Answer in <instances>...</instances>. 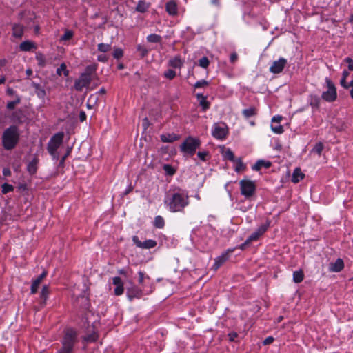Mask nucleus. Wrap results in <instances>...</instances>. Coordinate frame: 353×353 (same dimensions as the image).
Listing matches in <instances>:
<instances>
[{"label":"nucleus","mask_w":353,"mask_h":353,"mask_svg":"<svg viewBox=\"0 0 353 353\" xmlns=\"http://www.w3.org/2000/svg\"><path fill=\"white\" fill-rule=\"evenodd\" d=\"M165 203L171 212H181L189 204V196L185 191L179 189L168 194Z\"/></svg>","instance_id":"1"},{"label":"nucleus","mask_w":353,"mask_h":353,"mask_svg":"<svg viewBox=\"0 0 353 353\" xmlns=\"http://www.w3.org/2000/svg\"><path fill=\"white\" fill-rule=\"evenodd\" d=\"M97 64L93 63L87 65L83 72H82L79 77L74 81V88L81 92L84 88H88L91 81L96 75Z\"/></svg>","instance_id":"2"},{"label":"nucleus","mask_w":353,"mask_h":353,"mask_svg":"<svg viewBox=\"0 0 353 353\" xmlns=\"http://www.w3.org/2000/svg\"><path fill=\"white\" fill-rule=\"evenodd\" d=\"M20 133L17 126L11 125L6 128L2 134V145L4 149L11 150L19 141Z\"/></svg>","instance_id":"3"},{"label":"nucleus","mask_w":353,"mask_h":353,"mask_svg":"<svg viewBox=\"0 0 353 353\" xmlns=\"http://www.w3.org/2000/svg\"><path fill=\"white\" fill-rule=\"evenodd\" d=\"M77 342V332L72 328L66 329L61 341L62 346L57 353H72Z\"/></svg>","instance_id":"4"},{"label":"nucleus","mask_w":353,"mask_h":353,"mask_svg":"<svg viewBox=\"0 0 353 353\" xmlns=\"http://www.w3.org/2000/svg\"><path fill=\"white\" fill-rule=\"evenodd\" d=\"M200 145L201 141L199 139L188 137L181 145V150L185 154L192 156Z\"/></svg>","instance_id":"5"},{"label":"nucleus","mask_w":353,"mask_h":353,"mask_svg":"<svg viewBox=\"0 0 353 353\" xmlns=\"http://www.w3.org/2000/svg\"><path fill=\"white\" fill-rule=\"evenodd\" d=\"M63 137L64 133L61 132L56 133L50 138L48 143L47 150L50 154L53 157V158H58L56 152L63 143Z\"/></svg>","instance_id":"6"},{"label":"nucleus","mask_w":353,"mask_h":353,"mask_svg":"<svg viewBox=\"0 0 353 353\" xmlns=\"http://www.w3.org/2000/svg\"><path fill=\"white\" fill-rule=\"evenodd\" d=\"M241 193L246 198L251 197L255 192L256 185L254 181L250 180H241L239 182Z\"/></svg>","instance_id":"7"},{"label":"nucleus","mask_w":353,"mask_h":353,"mask_svg":"<svg viewBox=\"0 0 353 353\" xmlns=\"http://www.w3.org/2000/svg\"><path fill=\"white\" fill-rule=\"evenodd\" d=\"M268 225H261L254 232H253L248 239L247 240L242 243L239 248L241 250H244L247 246L250 245V243L252 241H256L259 239V238L263 235L265 232L267 230Z\"/></svg>","instance_id":"8"},{"label":"nucleus","mask_w":353,"mask_h":353,"mask_svg":"<svg viewBox=\"0 0 353 353\" xmlns=\"http://www.w3.org/2000/svg\"><path fill=\"white\" fill-rule=\"evenodd\" d=\"M328 90L323 92L322 98L327 101H334L336 99V90L330 79H326Z\"/></svg>","instance_id":"9"},{"label":"nucleus","mask_w":353,"mask_h":353,"mask_svg":"<svg viewBox=\"0 0 353 353\" xmlns=\"http://www.w3.org/2000/svg\"><path fill=\"white\" fill-rule=\"evenodd\" d=\"M228 133V129L225 123H216L214 125L212 135L217 139H224Z\"/></svg>","instance_id":"10"},{"label":"nucleus","mask_w":353,"mask_h":353,"mask_svg":"<svg viewBox=\"0 0 353 353\" xmlns=\"http://www.w3.org/2000/svg\"><path fill=\"white\" fill-rule=\"evenodd\" d=\"M126 294L130 301L133 299H140L143 295V290L133 283H130V286L126 288Z\"/></svg>","instance_id":"11"},{"label":"nucleus","mask_w":353,"mask_h":353,"mask_svg":"<svg viewBox=\"0 0 353 353\" xmlns=\"http://www.w3.org/2000/svg\"><path fill=\"white\" fill-rule=\"evenodd\" d=\"M132 241L137 245V247L141 249H151L157 245V241L152 239L146 240L144 242H141L137 236H132Z\"/></svg>","instance_id":"12"},{"label":"nucleus","mask_w":353,"mask_h":353,"mask_svg":"<svg viewBox=\"0 0 353 353\" xmlns=\"http://www.w3.org/2000/svg\"><path fill=\"white\" fill-rule=\"evenodd\" d=\"M287 64V60L284 58H280L277 61H274L270 68V71L273 74L281 73Z\"/></svg>","instance_id":"13"},{"label":"nucleus","mask_w":353,"mask_h":353,"mask_svg":"<svg viewBox=\"0 0 353 353\" xmlns=\"http://www.w3.org/2000/svg\"><path fill=\"white\" fill-rule=\"evenodd\" d=\"M344 268V263L341 259H337L334 263H330L329 265V270L332 272H339Z\"/></svg>","instance_id":"14"},{"label":"nucleus","mask_w":353,"mask_h":353,"mask_svg":"<svg viewBox=\"0 0 353 353\" xmlns=\"http://www.w3.org/2000/svg\"><path fill=\"white\" fill-rule=\"evenodd\" d=\"M47 272L43 271L35 280L33 281L31 285V294H35L37 292L38 288L43 281V279L46 276Z\"/></svg>","instance_id":"15"},{"label":"nucleus","mask_w":353,"mask_h":353,"mask_svg":"<svg viewBox=\"0 0 353 353\" xmlns=\"http://www.w3.org/2000/svg\"><path fill=\"white\" fill-rule=\"evenodd\" d=\"M19 48L21 51L23 52H28L32 50H36L37 46L35 43L30 41H25L21 43L19 46Z\"/></svg>","instance_id":"16"},{"label":"nucleus","mask_w":353,"mask_h":353,"mask_svg":"<svg viewBox=\"0 0 353 353\" xmlns=\"http://www.w3.org/2000/svg\"><path fill=\"white\" fill-rule=\"evenodd\" d=\"M166 11L170 15H174L177 13V5L174 1H170L165 4Z\"/></svg>","instance_id":"17"},{"label":"nucleus","mask_w":353,"mask_h":353,"mask_svg":"<svg viewBox=\"0 0 353 353\" xmlns=\"http://www.w3.org/2000/svg\"><path fill=\"white\" fill-rule=\"evenodd\" d=\"M196 98L203 111L207 110L210 108V103L207 101V97L203 96V94H196Z\"/></svg>","instance_id":"18"},{"label":"nucleus","mask_w":353,"mask_h":353,"mask_svg":"<svg viewBox=\"0 0 353 353\" xmlns=\"http://www.w3.org/2000/svg\"><path fill=\"white\" fill-rule=\"evenodd\" d=\"M305 176V174L301 172V168H296L293 172L292 176V182L293 183H298L301 180H302Z\"/></svg>","instance_id":"19"},{"label":"nucleus","mask_w":353,"mask_h":353,"mask_svg":"<svg viewBox=\"0 0 353 353\" xmlns=\"http://www.w3.org/2000/svg\"><path fill=\"white\" fill-rule=\"evenodd\" d=\"M168 65L174 68H181L183 65V61L179 56H176L169 61Z\"/></svg>","instance_id":"20"},{"label":"nucleus","mask_w":353,"mask_h":353,"mask_svg":"<svg viewBox=\"0 0 353 353\" xmlns=\"http://www.w3.org/2000/svg\"><path fill=\"white\" fill-rule=\"evenodd\" d=\"M228 259L227 254H222L215 259L214 263L212 266V269L216 271Z\"/></svg>","instance_id":"21"},{"label":"nucleus","mask_w":353,"mask_h":353,"mask_svg":"<svg viewBox=\"0 0 353 353\" xmlns=\"http://www.w3.org/2000/svg\"><path fill=\"white\" fill-rule=\"evenodd\" d=\"M23 34V26L20 24H14L12 26V35L16 38H21Z\"/></svg>","instance_id":"22"},{"label":"nucleus","mask_w":353,"mask_h":353,"mask_svg":"<svg viewBox=\"0 0 353 353\" xmlns=\"http://www.w3.org/2000/svg\"><path fill=\"white\" fill-rule=\"evenodd\" d=\"M39 159L37 157H34L28 165V171L30 174H34L37 170V164Z\"/></svg>","instance_id":"23"},{"label":"nucleus","mask_w":353,"mask_h":353,"mask_svg":"<svg viewBox=\"0 0 353 353\" xmlns=\"http://www.w3.org/2000/svg\"><path fill=\"white\" fill-rule=\"evenodd\" d=\"M272 165V163L270 161H265L264 160H259L256 163L252 166V169L254 170H260L262 167L265 168H269Z\"/></svg>","instance_id":"24"},{"label":"nucleus","mask_w":353,"mask_h":353,"mask_svg":"<svg viewBox=\"0 0 353 353\" xmlns=\"http://www.w3.org/2000/svg\"><path fill=\"white\" fill-rule=\"evenodd\" d=\"M304 279V273L302 270L295 271L293 273V281L296 283H299Z\"/></svg>","instance_id":"25"},{"label":"nucleus","mask_w":353,"mask_h":353,"mask_svg":"<svg viewBox=\"0 0 353 353\" xmlns=\"http://www.w3.org/2000/svg\"><path fill=\"white\" fill-rule=\"evenodd\" d=\"M50 293L49 290V286L47 285H45L43 286L41 292V299L42 300V304L45 305L46 301L48 299V294Z\"/></svg>","instance_id":"26"},{"label":"nucleus","mask_w":353,"mask_h":353,"mask_svg":"<svg viewBox=\"0 0 353 353\" xmlns=\"http://www.w3.org/2000/svg\"><path fill=\"white\" fill-rule=\"evenodd\" d=\"M98 339V334L96 332H92L91 334H87L83 336V340L88 343L95 342Z\"/></svg>","instance_id":"27"},{"label":"nucleus","mask_w":353,"mask_h":353,"mask_svg":"<svg viewBox=\"0 0 353 353\" xmlns=\"http://www.w3.org/2000/svg\"><path fill=\"white\" fill-rule=\"evenodd\" d=\"M161 141L165 143H170L173 142L178 139V136L172 134H162L161 137Z\"/></svg>","instance_id":"28"},{"label":"nucleus","mask_w":353,"mask_h":353,"mask_svg":"<svg viewBox=\"0 0 353 353\" xmlns=\"http://www.w3.org/2000/svg\"><path fill=\"white\" fill-rule=\"evenodd\" d=\"M242 113L245 118H250L256 114V109L255 107L252 106L243 110Z\"/></svg>","instance_id":"29"},{"label":"nucleus","mask_w":353,"mask_h":353,"mask_svg":"<svg viewBox=\"0 0 353 353\" xmlns=\"http://www.w3.org/2000/svg\"><path fill=\"white\" fill-rule=\"evenodd\" d=\"M234 162L236 163L234 170L236 172H240L245 170L246 165L243 163L242 159L241 158L236 159Z\"/></svg>","instance_id":"30"},{"label":"nucleus","mask_w":353,"mask_h":353,"mask_svg":"<svg viewBox=\"0 0 353 353\" xmlns=\"http://www.w3.org/2000/svg\"><path fill=\"white\" fill-rule=\"evenodd\" d=\"M148 8V4L143 1H140L136 7V10L139 12H145Z\"/></svg>","instance_id":"31"},{"label":"nucleus","mask_w":353,"mask_h":353,"mask_svg":"<svg viewBox=\"0 0 353 353\" xmlns=\"http://www.w3.org/2000/svg\"><path fill=\"white\" fill-rule=\"evenodd\" d=\"M165 225L164 219L161 216H157L154 219V225L157 228H163Z\"/></svg>","instance_id":"32"},{"label":"nucleus","mask_w":353,"mask_h":353,"mask_svg":"<svg viewBox=\"0 0 353 353\" xmlns=\"http://www.w3.org/2000/svg\"><path fill=\"white\" fill-rule=\"evenodd\" d=\"M137 51L141 58L145 57L148 54V50L145 46L140 44L137 46Z\"/></svg>","instance_id":"33"},{"label":"nucleus","mask_w":353,"mask_h":353,"mask_svg":"<svg viewBox=\"0 0 353 353\" xmlns=\"http://www.w3.org/2000/svg\"><path fill=\"white\" fill-rule=\"evenodd\" d=\"M161 39V37L156 34H151L147 37V41L150 43H160Z\"/></svg>","instance_id":"34"},{"label":"nucleus","mask_w":353,"mask_h":353,"mask_svg":"<svg viewBox=\"0 0 353 353\" xmlns=\"http://www.w3.org/2000/svg\"><path fill=\"white\" fill-rule=\"evenodd\" d=\"M34 88L37 95L39 98L43 99L46 94L45 90L39 84H35Z\"/></svg>","instance_id":"35"},{"label":"nucleus","mask_w":353,"mask_h":353,"mask_svg":"<svg viewBox=\"0 0 353 353\" xmlns=\"http://www.w3.org/2000/svg\"><path fill=\"white\" fill-rule=\"evenodd\" d=\"M21 102V98L19 95H16V99L14 101H10L7 103L6 105V108L10 110H14L15 106L20 103Z\"/></svg>","instance_id":"36"},{"label":"nucleus","mask_w":353,"mask_h":353,"mask_svg":"<svg viewBox=\"0 0 353 353\" xmlns=\"http://www.w3.org/2000/svg\"><path fill=\"white\" fill-rule=\"evenodd\" d=\"M62 72H63V74L65 77L68 76L69 71L67 70L66 65L65 63L61 64L60 67L57 68V74L59 76H61Z\"/></svg>","instance_id":"37"},{"label":"nucleus","mask_w":353,"mask_h":353,"mask_svg":"<svg viewBox=\"0 0 353 353\" xmlns=\"http://www.w3.org/2000/svg\"><path fill=\"white\" fill-rule=\"evenodd\" d=\"M74 35V32L72 30H66L64 32V34L61 36V41H68L72 39V37Z\"/></svg>","instance_id":"38"},{"label":"nucleus","mask_w":353,"mask_h":353,"mask_svg":"<svg viewBox=\"0 0 353 353\" xmlns=\"http://www.w3.org/2000/svg\"><path fill=\"white\" fill-rule=\"evenodd\" d=\"M1 188H2V193L3 194H6L14 190V187L12 185L6 183H3L2 185Z\"/></svg>","instance_id":"39"},{"label":"nucleus","mask_w":353,"mask_h":353,"mask_svg":"<svg viewBox=\"0 0 353 353\" xmlns=\"http://www.w3.org/2000/svg\"><path fill=\"white\" fill-rule=\"evenodd\" d=\"M323 144L319 142L315 145V146L312 149V151L320 156L323 150Z\"/></svg>","instance_id":"40"},{"label":"nucleus","mask_w":353,"mask_h":353,"mask_svg":"<svg viewBox=\"0 0 353 353\" xmlns=\"http://www.w3.org/2000/svg\"><path fill=\"white\" fill-rule=\"evenodd\" d=\"M111 49V46L110 44L105 43H99L98 45V50L102 52H107Z\"/></svg>","instance_id":"41"},{"label":"nucleus","mask_w":353,"mask_h":353,"mask_svg":"<svg viewBox=\"0 0 353 353\" xmlns=\"http://www.w3.org/2000/svg\"><path fill=\"white\" fill-rule=\"evenodd\" d=\"M163 170L166 172V174L170 176L174 174L176 172L175 169H174V168L169 164H165L163 165Z\"/></svg>","instance_id":"42"},{"label":"nucleus","mask_w":353,"mask_h":353,"mask_svg":"<svg viewBox=\"0 0 353 353\" xmlns=\"http://www.w3.org/2000/svg\"><path fill=\"white\" fill-rule=\"evenodd\" d=\"M210 61L206 57H203L199 60V65L201 68H207L209 65Z\"/></svg>","instance_id":"43"},{"label":"nucleus","mask_w":353,"mask_h":353,"mask_svg":"<svg viewBox=\"0 0 353 353\" xmlns=\"http://www.w3.org/2000/svg\"><path fill=\"white\" fill-rule=\"evenodd\" d=\"M123 56V52L121 48H117L114 49L113 57L114 59H119Z\"/></svg>","instance_id":"44"},{"label":"nucleus","mask_w":353,"mask_h":353,"mask_svg":"<svg viewBox=\"0 0 353 353\" xmlns=\"http://www.w3.org/2000/svg\"><path fill=\"white\" fill-rule=\"evenodd\" d=\"M164 77L172 80L176 77V72L173 70L169 69L164 72Z\"/></svg>","instance_id":"45"},{"label":"nucleus","mask_w":353,"mask_h":353,"mask_svg":"<svg viewBox=\"0 0 353 353\" xmlns=\"http://www.w3.org/2000/svg\"><path fill=\"white\" fill-rule=\"evenodd\" d=\"M224 157L227 159H228V160H230L231 161H233V162L236 160L235 158H234V153L232 152V151L230 149H228L225 152Z\"/></svg>","instance_id":"46"},{"label":"nucleus","mask_w":353,"mask_h":353,"mask_svg":"<svg viewBox=\"0 0 353 353\" xmlns=\"http://www.w3.org/2000/svg\"><path fill=\"white\" fill-rule=\"evenodd\" d=\"M197 156L201 160H202L203 161H206L208 160V157H209V152H208V151L199 152L197 153Z\"/></svg>","instance_id":"47"},{"label":"nucleus","mask_w":353,"mask_h":353,"mask_svg":"<svg viewBox=\"0 0 353 353\" xmlns=\"http://www.w3.org/2000/svg\"><path fill=\"white\" fill-rule=\"evenodd\" d=\"M271 128L272 131L276 134H282L283 132V127L281 125L274 126L272 125Z\"/></svg>","instance_id":"48"},{"label":"nucleus","mask_w":353,"mask_h":353,"mask_svg":"<svg viewBox=\"0 0 353 353\" xmlns=\"http://www.w3.org/2000/svg\"><path fill=\"white\" fill-rule=\"evenodd\" d=\"M209 83L205 81V80H201V81H199L197 82H196V83L194 84V88H203V87H205L207 85H208Z\"/></svg>","instance_id":"49"},{"label":"nucleus","mask_w":353,"mask_h":353,"mask_svg":"<svg viewBox=\"0 0 353 353\" xmlns=\"http://www.w3.org/2000/svg\"><path fill=\"white\" fill-rule=\"evenodd\" d=\"M124 288L123 285L116 286L114 289V294L117 296L121 295L123 293Z\"/></svg>","instance_id":"50"},{"label":"nucleus","mask_w":353,"mask_h":353,"mask_svg":"<svg viewBox=\"0 0 353 353\" xmlns=\"http://www.w3.org/2000/svg\"><path fill=\"white\" fill-rule=\"evenodd\" d=\"M345 61L348 63V69L353 71V59L350 57H347L345 59Z\"/></svg>","instance_id":"51"},{"label":"nucleus","mask_w":353,"mask_h":353,"mask_svg":"<svg viewBox=\"0 0 353 353\" xmlns=\"http://www.w3.org/2000/svg\"><path fill=\"white\" fill-rule=\"evenodd\" d=\"M113 284L116 286L123 285L121 279L119 276H116L113 278Z\"/></svg>","instance_id":"52"},{"label":"nucleus","mask_w":353,"mask_h":353,"mask_svg":"<svg viewBox=\"0 0 353 353\" xmlns=\"http://www.w3.org/2000/svg\"><path fill=\"white\" fill-rule=\"evenodd\" d=\"M138 274H139L138 282H139V283L140 285H142L143 283V281H144V279L145 278V273L141 272V271H140V272H139Z\"/></svg>","instance_id":"53"},{"label":"nucleus","mask_w":353,"mask_h":353,"mask_svg":"<svg viewBox=\"0 0 353 353\" xmlns=\"http://www.w3.org/2000/svg\"><path fill=\"white\" fill-rule=\"evenodd\" d=\"M230 341H234L235 339L237 338L238 334L235 332H230L228 334Z\"/></svg>","instance_id":"54"},{"label":"nucleus","mask_w":353,"mask_h":353,"mask_svg":"<svg viewBox=\"0 0 353 353\" xmlns=\"http://www.w3.org/2000/svg\"><path fill=\"white\" fill-rule=\"evenodd\" d=\"M319 99L317 98V97H315L314 99H312L311 102H310V105L312 107H314V108H318L319 107Z\"/></svg>","instance_id":"55"},{"label":"nucleus","mask_w":353,"mask_h":353,"mask_svg":"<svg viewBox=\"0 0 353 353\" xmlns=\"http://www.w3.org/2000/svg\"><path fill=\"white\" fill-rule=\"evenodd\" d=\"M274 340V339L272 336H268L263 341V344L264 345H270L273 343Z\"/></svg>","instance_id":"56"},{"label":"nucleus","mask_w":353,"mask_h":353,"mask_svg":"<svg viewBox=\"0 0 353 353\" xmlns=\"http://www.w3.org/2000/svg\"><path fill=\"white\" fill-rule=\"evenodd\" d=\"M340 83H341V86L345 89H348L350 88V83H347L346 82V79L341 78Z\"/></svg>","instance_id":"57"},{"label":"nucleus","mask_w":353,"mask_h":353,"mask_svg":"<svg viewBox=\"0 0 353 353\" xmlns=\"http://www.w3.org/2000/svg\"><path fill=\"white\" fill-rule=\"evenodd\" d=\"M20 112H14L12 113V119L14 120V121H19V122H21V119L19 116V113Z\"/></svg>","instance_id":"58"},{"label":"nucleus","mask_w":353,"mask_h":353,"mask_svg":"<svg viewBox=\"0 0 353 353\" xmlns=\"http://www.w3.org/2000/svg\"><path fill=\"white\" fill-rule=\"evenodd\" d=\"M97 60L100 62H106L108 61V57L105 54L99 55L97 57Z\"/></svg>","instance_id":"59"},{"label":"nucleus","mask_w":353,"mask_h":353,"mask_svg":"<svg viewBox=\"0 0 353 353\" xmlns=\"http://www.w3.org/2000/svg\"><path fill=\"white\" fill-rule=\"evenodd\" d=\"M79 120L83 122L86 120V114L84 111H81L79 114Z\"/></svg>","instance_id":"60"},{"label":"nucleus","mask_w":353,"mask_h":353,"mask_svg":"<svg viewBox=\"0 0 353 353\" xmlns=\"http://www.w3.org/2000/svg\"><path fill=\"white\" fill-rule=\"evenodd\" d=\"M6 94L9 95V96H12L15 94V92L14 90L12 88H10L8 87L7 89H6Z\"/></svg>","instance_id":"61"},{"label":"nucleus","mask_w":353,"mask_h":353,"mask_svg":"<svg viewBox=\"0 0 353 353\" xmlns=\"http://www.w3.org/2000/svg\"><path fill=\"white\" fill-rule=\"evenodd\" d=\"M237 58H238L237 54L236 53H232L230 55V61L232 63H234V62H235L237 60Z\"/></svg>","instance_id":"62"},{"label":"nucleus","mask_w":353,"mask_h":353,"mask_svg":"<svg viewBox=\"0 0 353 353\" xmlns=\"http://www.w3.org/2000/svg\"><path fill=\"white\" fill-rule=\"evenodd\" d=\"M282 119V117L281 116H274L272 119V122H276V123H279L281 121Z\"/></svg>","instance_id":"63"},{"label":"nucleus","mask_w":353,"mask_h":353,"mask_svg":"<svg viewBox=\"0 0 353 353\" xmlns=\"http://www.w3.org/2000/svg\"><path fill=\"white\" fill-rule=\"evenodd\" d=\"M351 87V90L350 91V94L352 98H353V81L350 82V88Z\"/></svg>","instance_id":"64"}]
</instances>
